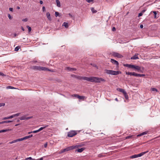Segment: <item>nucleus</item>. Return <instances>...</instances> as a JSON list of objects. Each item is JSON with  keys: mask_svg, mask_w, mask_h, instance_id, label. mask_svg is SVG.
I'll list each match as a JSON object with an SVG mask.
<instances>
[{"mask_svg": "<svg viewBox=\"0 0 160 160\" xmlns=\"http://www.w3.org/2000/svg\"><path fill=\"white\" fill-rule=\"evenodd\" d=\"M80 79L95 83H99L101 82H105V80L102 78L95 77H81Z\"/></svg>", "mask_w": 160, "mask_h": 160, "instance_id": "nucleus-1", "label": "nucleus"}, {"mask_svg": "<svg viewBox=\"0 0 160 160\" xmlns=\"http://www.w3.org/2000/svg\"><path fill=\"white\" fill-rule=\"evenodd\" d=\"M105 72L107 74L114 75H118L119 74L121 73V72L120 71H115L108 69H106Z\"/></svg>", "mask_w": 160, "mask_h": 160, "instance_id": "nucleus-2", "label": "nucleus"}, {"mask_svg": "<svg viewBox=\"0 0 160 160\" xmlns=\"http://www.w3.org/2000/svg\"><path fill=\"white\" fill-rule=\"evenodd\" d=\"M132 68L135 69V70H137L138 72H143V70H144V68L142 67V68L137 65H133Z\"/></svg>", "mask_w": 160, "mask_h": 160, "instance_id": "nucleus-3", "label": "nucleus"}, {"mask_svg": "<svg viewBox=\"0 0 160 160\" xmlns=\"http://www.w3.org/2000/svg\"><path fill=\"white\" fill-rule=\"evenodd\" d=\"M112 55L114 57L118 58H121L123 57V56L120 54L115 52H112Z\"/></svg>", "mask_w": 160, "mask_h": 160, "instance_id": "nucleus-4", "label": "nucleus"}, {"mask_svg": "<svg viewBox=\"0 0 160 160\" xmlns=\"http://www.w3.org/2000/svg\"><path fill=\"white\" fill-rule=\"evenodd\" d=\"M77 132L74 131H71L68 133V136L69 137H72L76 135Z\"/></svg>", "mask_w": 160, "mask_h": 160, "instance_id": "nucleus-5", "label": "nucleus"}, {"mask_svg": "<svg viewBox=\"0 0 160 160\" xmlns=\"http://www.w3.org/2000/svg\"><path fill=\"white\" fill-rule=\"evenodd\" d=\"M84 144H80L76 145H75L72 146V149H75L76 148H79L83 146H84Z\"/></svg>", "mask_w": 160, "mask_h": 160, "instance_id": "nucleus-6", "label": "nucleus"}, {"mask_svg": "<svg viewBox=\"0 0 160 160\" xmlns=\"http://www.w3.org/2000/svg\"><path fill=\"white\" fill-rule=\"evenodd\" d=\"M32 118V117H26L25 116H22L20 117L19 118L21 120H28L30 118Z\"/></svg>", "mask_w": 160, "mask_h": 160, "instance_id": "nucleus-7", "label": "nucleus"}, {"mask_svg": "<svg viewBox=\"0 0 160 160\" xmlns=\"http://www.w3.org/2000/svg\"><path fill=\"white\" fill-rule=\"evenodd\" d=\"M111 62L113 64L116 65L117 67H118L119 63L117 61L113 59H111Z\"/></svg>", "mask_w": 160, "mask_h": 160, "instance_id": "nucleus-8", "label": "nucleus"}, {"mask_svg": "<svg viewBox=\"0 0 160 160\" xmlns=\"http://www.w3.org/2000/svg\"><path fill=\"white\" fill-rule=\"evenodd\" d=\"M65 70H67L68 71H76V69L74 68L67 67L66 68Z\"/></svg>", "mask_w": 160, "mask_h": 160, "instance_id": "nucleus-9", "label": "nucleus"}, {"mask_svg": "<svg viewBox=\"0 0 160 160\" xmlns=\"http://www.w3.org/2000/svg\"><path fill=\"white\" fill-rule=\"evenodd\" d=\"M40 68L41 67L37 66H33L31 68V69H32L39 71H40Z\"/></svg>", "mask_w": 160, "mask_h": 160, "instance_id": "nucleus-10", "label": "nucleus"}, {"mask_svg": "<svg viewBox=\"0 0 160 160\" xmlns=\"http://www.w3.org/2000/svg\"><path fill=\"white\" fill-rule=\"evenodd\" d=\"M85 148H78L75 150V152H81L85 149Z\"/></svg>", "mask_w": 160, "mask_h": 160, "instance_id": "nucleus-11", "label": "nucleus"}, {"mask_svg": "<svg viewBox=\"0 0 160 160\" xmlns=\"http://www.w3.org/2000/svg\"><path fill=\"white\" fill-rule=\"evenodd\" d=\"M41 70L50 71H51V70H49L48 68H47L44 67H41V68L40 69V71H41Z\"/></svg>", "mask_w": 160, "mask_h": 160, "instance_id": "nucleus-12", "label": "nucleus"}, {"mask_svg": "<svg viewBox=\"0 0 160 160\" xmlns=\"http://www.w3.org/2000/svg\"><path fill=\"white\" fill-rule=\"evenodd\" d=\"M133 65L129 64H124L123 66L125 67H127L129 68H132Z\"/></svg>", "mask_w": 160, "mask_h": 160, "instance_id": "nucleus-13", "label": "nucleus"}, {"mask_svg": "<svg viewBox=\"0 0 160 160\" xmlns=\"http://www.w3.org/2000/svg\"><path fill=\"white\" fill-rule=\"evenodd\" d=\"M148 152V151H146V152H141L140 153L138 154V157H140L142 156L143 155L145 154L146 153H147Z\"/></svg>", "mask_w": 160, "mask_h": 160, "instance_id": "nucleus-14", "label": "nucleus"}, {"mask_svg": "<svg viewBox=\"0 0 160 160\" xmlns=\"http://www.w3.org/2000/svg\"><path fill=\"white\" fill-rule=\"evenodd\" d=\"M138 58H139L138 56V55L136 54L131 58V59L133 60H136L138 59Z\"/></svg>", "mask_w": 160, "mask_h": 160, "instance_id": "nucleus-15", "label": "nucleus"}, {"mask_svg": "<svg viewBox=\"0 0 160 160\" xmlns=\"http://www.w3.org/2000/svg\"><path fill=\"white\" fill-rule=\"evenodd\" d=\"M148 132L147 131L144 132L142 133H140V134H138L137 135V137H140L141 136L143 135H144L146 134H147Z\"/></svg>", "mask_w": 160, "mask_h": 160, "instance_id": "nucleus-16", "label": "nucleus"}, {"mask_svg": "<svg viewBox=\"0 0 160 160\" xmlns=\"http://www.w3.org/2000/svg\"><path fill=\"white\" fill-rule=\"evenodd\" d=\"M46 15L47 17V18L48 19V20L50 21L51 20V18L50 17V14L49 12H47L46 13Z\"/></svg>", "mask_w": 160, "mask_h": 160, "instance_id": "nucleus-17", "label": "nucleus"}, {"mask_svg": "<svg viewBox=\"0 0 160 160\" xmlns=\"http://www.w3.org/2000/svg\"><path fill=\"white\" fill-rule=\"evenodd\" d=\"M56 1L57 6L58 7H61V5L59 1V0H56Z\"/></svg>", "mask_w": 160, "mask_h": 160, "instance_id": "nucleus-18", "label": "nucleus"}, {"mask_svg": "<svg viewBox=\"0 0 160 160\" xmlns=\"http://www.w3.org/2000/svg\"><path fill=\"white\" fill-rule=\"evenodd\" d=\"M62 26H64L65 28H67L68 27V23L66 22H64L62 24Z\"/></svg>", "mask_w": 160, "mask_h": 160, "instance_id": "nucleus-19", "label": "nucleus"}, {"mask_svg": "<svg viewBox=\"0 0 160 160\" xmlns=\"http://www.w3.org/2000/svg\"><path fill=\"white\" fill-rule=\"evenodd\" d=\"M118 90L119 92H122L123 94L126 92L124 89L122 88H118Z\"/></svg>", "mask_w": 160, "mask_h": 160, "instance_id": "nucleus-20", "label": "nucleus"}, {"mask_svg": "<svg viewBox=\"0 0 160 160\" xmlns=\"http://www.w3.org/2000/svg\"><path fill=\"white\" fill-rule=\"evenodd\" d=\"M12 118H13V116L12 115L9 117H4L2 119L3 120H6V119H8Z\"/></svg>", "mask_w": 160, "mask_h": 160, "instance_id": "nucleus-21", "label": "nucleus"}, {"mask_svg": "<svg viewBox=\"0 0 160 160\" xmlns=\"http://www.w3.org/2000/svg\"><path fill=\"white\" fill-rule=\"evenodd\" d=\"M11 130H12V129H6L2 130H1L2 132H6L10 131H11Z\"/></svg>", "mask_w": 160, "mask_h": 160, "instance_id": "nucleus-22", "label": "nucleus"}, {"mask_svg": "<svg viewBox=\"0 0 160 160\" xmlns=\"http://www.w3.org/2000/svg\"><path fill=\"white\" fill-rule=\"evenodd\" d=\"M66 151H68L71 150H72V146L70 147H68L65 148Z\"/></svg>", "mask_w": 160, "mask_h": 160, "instance_id": "nucleus-23", "label": "nucleus"}, {"mask_svg": "<svg viewBox=\"0 0 160 160\" xmlns=\"http://www.w3.org/2000/svg\"><path fill=\"white\" fill-rule=\"evenodd\" d=\"M91 10L92 13H96L97 12V11L94 9V8L93 7L91 8Z\"/></svg>", "mask_w": 160, "mask_h": 160, "instance_id": "nucleus-24", "label": "nucleus"}, {"mask_svg": "<svg viewBox=\"0 0 160 160\" xmlns=\"http://www.w3.org/2000/svg\"><path fill=\"white\" fill-rule=\"evenodd\" d=\"M48 125H46L43 127H42L41 128H40L39 129H38V131H39V132L42 130H43V129L47 127H48Z\"/></svg>", "mask_w": 160, "mask_h": 160, "instance_id": "nucleus-25", "label": "nucleus"}, {"mask_svg": "<svg viewBox=\"0 0 160 160\" xmlns=\"http://www.w3.org/2000/svg\"><path fill=\"white\" fill-rule=\"evenodd\" d=\"M137 154H135L133 155H132L131 156V158H136L138 157V156Z\"/></svg>", "mask_w": 160, "mask_h": 160, "instance_id": "nucleus-26", "label": "nucleus"}, {"mask_svg": "<svg viewBox=\"0 0 160 160\" xmlns=\"http://www.w3.org/2000/svg\"><path fill=\"white\" fill-rule=\"evenodd\" d=\"M78 96V98L80 100L83 99L85 98V97L84 96H80L79 95Z\"/></svg>", "mask_w": 160, "mask_h": 160, "instance_id": "nucleus-27", "label": "nucleus"}, {"mask_svg": "<svg viewBox=\"0 0 160 160\" xmlns=\"http://www.w3.org/2000/svg\"><path fill=\"white\" fill-rule=\"evenodd\" d=\"M124 96L125 98L126 99H128V95L127 94V93L126 92L124 94Z\"/></svg>", "mask_w": 160, "mask_h": 160, "instance_id": "nucleus-28", "label": "nucleus"}, {"mask_svg": "<svg viewBox=\"0 0 160 160\" xmlns=\"http://www.w3.org/2000/svg\"><path fill=\"white\" fill-rule=\"evenodd\" d=\"M55 16L56 17H57L58 16L60 17L61 16L59 15V13L58 12H55Z\"/></svg>", "mask_w": 160, "mask_h": 160, "instance_id": "nucleus-29", "label": "nucleus"}, {"mask_svg": "<svg viewBox=\"0 0 160 160\" xmlns=\"http://www.w3.org/2000/svg\"><path fill=\"white\" fill-rule=\"evenodd\" d=\"M105 156V155H104L103 154H100L98 155V157L99 158H102L103 157Z\"/></svg>", "mask_w": 160, "mask_h": 160, "instance_id": "nucleus-30", "label": "nucleus"}, {"mask_svg": "<svg viewBox=\"0 0 160 160\" xmlns=\"http://www.w3.org/2000/svg\"><path fill=\"white\" fill-rule=\"evenodd\" d=\"M66 152L65 149V148H64V149H62V150H61L60 151V152H59V154H61V153H63V152Z\"/></svg>", "mask_w": 160, "mask_h": 160, "instance_id": "nucleus-31", "label": "nucleus"}, {"mask_svg": "<svg viewBox=\"0 0 160 160\" xmlns=\"http://www.w3.org/2000/svg\"><path fill=\"white\" fill-rule=\"evenodd\" d=\"M133 137V135L129 136L126 137L125 139H128L129 138H132Z\"/></svg>", "mask_w": 160, "mask_h": 160, "instance_id": "nucleus-32", "label": "nucleus"}, {"mask_svg": "<svg viewBox=\"0 0 160 160\" xmlns=\"http://www.w3.org/2000/svg\"><path fill=\"white\" fill-rule=\"evenodd\" d=\"M27 28L28 29L29 32H30L32 30V28L31 27H29V26H27Z\"/></svg>", "mask_w": 160, "mask_h": 160, "instance_id": "nucleus-33", "label": "nucleus"}, {"mask_svg": "<svg viewBox=\"0 0 160 160\" xmlns=\"http://www.w3.org/2000/svg\"><path fill=\"white\" fill-rule=\"evenodd\" d=\"M20 48V47L19 46H17L15 48L14 50L15 51H17L19 50Z\"/></svg>", "mask_w": 160, "mask_h": 160, "instance_id": "nucleus-34", "label": "nucleus"}, {"mask_svg": "<svg viewBox=\"0 0 160 160\" xmlns=\"http://www.w3.org/2000/svg\"><path fill=\"white\" fill-rule=\"evenodd\" d=\"M153 13L154 15V18H157L156 16H157V12L156 11H153Z\"/></svg>", "mask_w": 160, "mask_h": 160, "instance_id": "nucleus-35", "label": "nucleus"}, {"mask_svg": "<svg viewBox=\"0 0 160 160\" xmlns=\"http://www.w3.org/2000/svg\"><path fill=\"white\" fill-rule=\"evenodd\" d=\"M20 113H16L15 114H13L12 115V116H13V118L15 117H16V116H19L20 115Z\"/></svg>", "mask_w": 160, "mask_h": 160, "instance_id": "nucleus-36", "label": "nucleus"}, {"mask_svg": "<svg viewBox=\"0 0 160 160\" xmlns=\"http://www.w3.org/2000/svg\"><path fill=\"white\" fill-rule=\"evenodd\" d=\"M34 158H32L31 157L27 158L25 159V160H33Z\"/></svg>", "mask_w": 160, "mask_h": 160, "instance_id": "nucleus-37", "label": "nucleus"}, {"mask_svg": "<svg viewBox=\"0 0 160 160\" xmlns=\"http://www.w3.org/2000/svg\"><path fill=\"white\" fill-rule=\"evenodd\" d=\"M78 96H79V95L77 94H73L71 96H72V97H75L76 98H78Z\"/></svg>", "mask_w": 160, "mask_h": 160, "instance_id": "nucleus-38", "label": "nucleus"}, {"mask_svg": "<svg viewBox=\"0 0 160 160\" xmlns=\"http://www.w3.org/2000/svg\"><path fill=\"white\" fill-rule=\"evenodd\" d=\"M17 142V139H16V140H14L12 141V142H10L9 143L10 144H12V143H15V142Z\"/></svg>", "mask_w": 160, "mask_h": 160, "instance_id": "nucleus-39", "label": "nucleus"}, {"mask_svg": "<svg viewBox=\"0 0 160 160\" xmlns=\"http://www.w3.org/2000/svg\"><path fill=\"white\" fill-rule=\"evenodd\" d=\"M126 75H132V72H126Z\"/></svg>", "mask_w": 160, "mask_h": 160, "instance_id": "nucleus-40", "label": "nucleus"}, {"mask_svg": "<svg viewBox=\"0 0 160 160\" xmlns=\"http://www.w3.org/2000/svg\"><path fill=\"white\" fill-rule=\"evenodd\" d=\"M17 142H19V141H22V140H24V139H23V138H19V139H17Z\"/></svg>", "mask_w": 160, "mask_h": 160, "instance_id": "nucleus-41", "label": "nucleus"}, {"mask_svg": "<svg viewBox=\"0 0 160 160\" xmlns=\"http://www.w3.org/2000/svg\"><path fill=\"white\" fill-rule=\"evenodd\" d=\"M12 121L11 120L5 121H4V123H9L12 122Z\"/></svg>", "mask_w": 160, "mask_h": 160, "instance_id": "nucleus-42", "label": "nucleus"}, {"mask_svg": "<svg viewBox=\"0 0 160 160\" xmlns=\"http://www.w3.org/2000/svg\"><path fill=\"white\" fill-rule=\"evenodd\" d=\"M137 73H136L135 72H132V76H137Z\"/></svg>", "mask_w": 160, "mask_h": 160, "instance_id": "nucleus-43", "label": "nucleus"}, {"mask_svg": "<svg viewBox=\"0 0 160 160\" xmlns=\"http://www.w3.org/2000/svg\"><path fill=\"white\" fill-rule=\"evenodd\" d=\"M151 89H152V91H156V92L157 91V90L155 88H152Z\"/></svg>", "mask_w": 160, "mask_h": 160, "instance_id": "nucleus-44", "label": "nucleus"}, {"mask_svg": "<svg viewBox=\"0 0 160 160\" xmlns=\"http://www.w3.org/2000/svg\"><path fill=\"white\" fill-rule=\"evenodd\" d=\"M88 2L90 3L91 2H92L93 1V0H85Z\"/></svg>", "mask_w": 160, "mask_h": 160, "instance_id": "nucleus-45", "label": "nucleus"}, {"mask_svg": "<svg viewBox=\"0 0 160 160\" xmlns=\"http://www.w3.org/2000/svg\"><path fill=\"white\" fill-rule=\"evenodd\" d=\"M28 19L27 18H25L22 19V21L23 22H27L28 21Z\"/></svg>", "mask_w": 160, "mask_h": 160, "instance_id": "nucleus-46", "label": "nucleus"}, {"mask_svg": "<svg viewBox=\"0 0 160 160\" xmlns=\"http://www.w3.org/2000/svg\"><path fill=\"white\" fill-rule=\"evenodd\" d=\"M7 88L9 89H14L15 88L13 87H12L11 86H8V87H7Z\"/></svg>", "mask_w": 160, "mask_h": 160, "instance_id": "nucleus-47", "label": "nucleus"}, {"mask_svg": "<svg viewBox=\"0 0 160 160\" xmlns=\"http://www.w3.org/2000/svg\"><path fill=\"white\" fill-rule=\"evenodd\" d=\"M8 17L10 19H12V17L9 14H8Z\"/></svg>", "mask_w": 160, "mask_h": 160, "instance_id": "nucleus-48", "label": "nucleus"}, {"mask_svg": "<svg viewBox=\"0 0 160 160\" xmlns=\"http://www.w3.org/2000/svg\"><path fill=\"white\" fill-rule=\"evenodd\" d=\"M0 76H6V75H5L4 73L0 72Z\"/></svg>", "mask_w": 160, "mask_h": 160, "instance_id": "nucleus-49", "label": "nucleus"}, {"mask_svg": "<svg viewBox=\"0 0 160 160\" xmlns=\"http://www.w3.org/2000/svg\"><path fill=\"white\" fill-rule=\"evenodd\" d=\"M32 135H29V136H27V138H31V137H32Z\"/></svg>", "mask_w": 160, "mask_h": 160, "instance_id": "nucleus-50", "label": "nucleus"}, {"mask_svg": "<svg viewBox=\"0 0 160 160\" xmlns=\"http://www.w3.org/2000/svg\"><path fill=\"white\" fill-rule=\"evenodd\" d=\"M143 15V14L141 12H140L138 14V17H139Z\"/></svg>", "mask_w": 160, "mask_h": 160, "instance_id": "nucleus-51", "label": "nucleus"}, {"mask_svg": "<svg viewBox=\"0 0 160 160\" xmlns=\"http://www.w3.org/2000/svg\"><path fill=\"white\" fill-rule=\"evenodd\" d=\"M4 105L5 104L4 103H0V107L2 106H4Z\"/></svg>", "mask_w": 160, "mask_h": 160, "instance_id": "nucleus-52", "label": "nucleus"}, {"mask_svg": "<svg viewBox=\"0 0 160 160\" xmlns=\"http://www.w3.org/2000/svg\"><path fill=\"white\" fill-rule=\"evenodd\" d=\"M136 77H141V74L137 73Z\"/></svg>", "mask_w": 160, "mask_h": 160, "instance_id": "nucleus-53", "label": "nucleus"}, {"mask_svg": "<svg viewBox=\"0 0 160 160\" xmlns=\"http://www.w3.org/2000/svg\"><path fill=\"white\" fill-rule=\"evenodd\" d=\"M9 10L10 11H11V12H12L13 11V9L12 8H9Z\"/></svg>", "mask_w": 160, "mask_h": 160, "instance_id": "nucleus-54", "label": "nucleus"}, {"mask_svg": "<svg viewBox=\"0 0 160 160\" xmlns=\"http://www.w3.org/2000/svg\"><path fill=\"white\" fill-rule=\"evenodd\" d=\"M45 11V8L44 6H43L42 7V11L44 12Z\"/></svg>", "mask_w": 160, "mask_h": 160, "instance_id": "nucleus-55", "label": "nucleus"}, {"mask_svg": "<svg viewBox=\"0 0 160 160\" xmlns=\"http://www.w3.org/2000/svg\"><path fill=\"white\" fill-rule=\"evenodd\" d=\"M38 132H39V131H38V130L32 131L33 133H37Z\"/></svg>", "mask_w": 160, "mask_h": 160, "instance_id": "nucleus-56", "label": "nucleus"}, {"mask_svg": "<svg viewBox=\"0 0 160 160\" xmlns=\"http://www.w3.org/2000/svg\"><path fill=\"white\" fill-rule=\"evenodd\" d=\"M112 30L113 31H114L116 30V28L114 27H113L112 28Z\"/></svg>", "mask_w": 160, "mask_h": 160, "instance_id": "nucleus-57", "label": "nucleus"}, {"mask_svg": "<svg viewBox=\"0 0 160 160\" xmlns=\"http://www.w3.org/2000/svg\"><path fill=\"white\" fill-rule=\"evenodd\" d=\"M47 146V143H45L44 144V148H46Z\"/></svg>", "mask_w": 160, "mask_h": 160, "instance_id": "nucleus-58", "label": "nucleus"}, {"mask_svg": "<svg viewBox=\"0 0 160 160\" xmlns=\"http://www.w3.org/2000/svg\"><path fill=\"white\" fill-rule=\"evenodd\" d=\"M145 11V10H143L141 12L143 14Z\"/></svg>", "mask_w": 160, "mask_h": 160, "instance_id": "nucleus-59", "label": "nucleus"}, {"mask_svg": "<svg viewBox=\"0 0 160 160\" xmlns=\"http://www.w3.org/2000/svg\"><path fill=\"white\" fill-rule=\"evenodd\" d=\"M143 25L142 24H141L140 25V28H143Z\"/></svg>", "mask_w": 160, "mask_h": 160, "instance_id": "nucleus-60", "label": "nucleus"}, {"mask_svg": "<svg viewBox=\"0 0 160 160\" xmlns=\"http://www.w3.org/2000/svg\"><path fill=\"white\" fill-rule=\"evenodd\" d=\"M27 136H25V137H23V138L24 140H25V139H28V138H27Z\"/></svg>", "mask_w": 160, "mask_h": 160, "instance_id": "nucleus-61", "label": "nucleus"}, {"mask_svg": "<svg viewBox=\"0 0 160 160\" xmlns=\"http://www.w3.org/2000/svg\"><path fill=\"white\" fill-rule=\"evenodd\" d=\"M43 2V1H42L40 0V4H42Z\"/></svg>", "mask_w": 160, "mask_h": 160, "instance_id": "nucleus-62", "label": "nucleus"}, {"mask_svg": "<svg viewBox=\"0 0 160 160\" xmlns=\"http://www.w3.org/2000/svg\"><path fill=\"white\" fill-rule=\"evenodd\" d=\"M68 15L71 17H72V15L71 14V13H69L68 14Z\"/></svg>", "mask_w": 160, "mask_h": 160, "instance_id": "nucleus-63", "label": "nucleus"}, {"mask_svg": "<svg viewBox=\"0 0 160 160\" xmlns=\"http://www.w3.org/2000/svg\"><path fill=\"white\" fill-rule=\"evenodd\" d=\"M39 160H43V157H42L39 159H38Z\"/></svg>", "mask_w": 160, "mask_h": 160, "instance_id": "nucleus-64", "label": "nucleus"}]
</instances>
